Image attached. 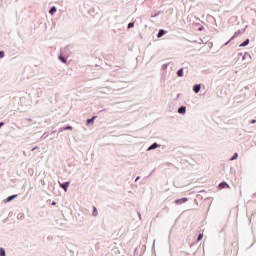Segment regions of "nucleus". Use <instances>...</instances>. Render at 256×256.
Instances as JSON below:
<instances>
[{"mask_svg":"<svg viewBox=\"0 0 256 256\" xmlns=\"http://www.w3.org/2000/svg\"><path fill=\"white\" fill-rule=\"evenodd\" d=\"M17 197V195H12L10 197L7 198L6 203H9V201H13V199H15Z\"/></svg>","mask_w":256,"mask_h":256,"instance_id":"nucleus-11","label":"nucleus"},{"mask_svg":"<svg viewBox=\"0 0 256 256\" xmlns=\"http://www.w3.org/2000/svg\"><path fill=\"white\" fill-rule=\"evenodd\" d=\"M251 123H256V120H252Z\"/></svg>","mask_w":256,"mask_h":256,"instance_id":"nucleus-23","label":"nucleus"},{"mask_svg":"<svg viewBox=\"0 0 256 256\" xmlns=\"http://www.w3.org/2000/svg\"><path fill=\"white\" fill-rule=\"evenodd\" d=\"M55 13H57V8L54 6L50 9V15H54Z\"/></svg>","mask_w":256,"mask_h":256,"instance_id":"nucleus-9","label":"nucleus"},{"mask_svg":"<svg viewBox=\"0 0 256 256\" xmlns=\"http://www.w3.org/2000/svg\"><path fill=\"white\" fill-rule=\"evenodd\" d=\"M95 119H97V116H93L92 118H90V119H88L87 120V125H89V124H93L94 123V121H95Z\"/></svg>","mask_w":256,"mask_h":256,"instance_id":"nucleus-4","label":"nucleus"},{"mask_svg":"<svg viewBox=\"0 0 256 256\" xmlns=\"http://www.w3.org/2000/svg\"><path fill=\"white\" fill-rule=\"evenodd\" d=\"M59 59L62 61V63H67V60L63 56H60Z\"/></svg>","mask_w":256,"mask_h":256,"instance_id":"nucleus-15","label":"nucleus"},{"mask_svg":"<svg viewBox=\"0 0 256 256\" xmlns=\"http://www.w3.org/2000/svg\"><path fill=\"white\" fill-rule=\"evenodd\" d=\"M201 239H203V234H200L197 238V241H201Z\"/></svg>","mask_w":256,"mask_h":256,"instance_id":"nucleus-20","label":"nucleus"},{"mask_svg":"<svg viewBox=\"0 0 256 256\" xmlns=\"http://www.w3.org/2000/svg\"><path fill=\"white\" fill-rule=\"evenodd\" d=\"M52 205H57V202L53 201V202H52Z\"/></svg>","mask_w":256,"mask_h":256,"instance_id":"nucleus-22","label":"nucleus"},{"mask_svg":"<svg viewBox=\"0 0 256 256\" xmlns=\"http://www.w3.org/2000/svg\"><path fill=\"white\" fill-rule=\"evenodd\" d=\"M185 111H187V108L184 107V106H182V107H180V108L178 109V113H180V114L185 113Z\"/></svg>","mask_w":256,"mask_h":256,"instance_id":"nucleus-6","label":"nucleus"},{"mask_svg":"<svg viewBox=\"0 0 256 256\" xmlns=\"http://www.w3.org/2000/svg\"><path fill=\"white\" fill-rule=\"evenodd\" d=\"M69 182H65L64 184H60V187H62V189H64L65 192H67V189H69Z\"/></svg>","mask_w":256,"mask_h":256,"instance_id":"nucleus-2","label":"nucleus"},{"mask_svg":"<svg viewBox=\"0 0 256 256\" xmlns=\"http://www.w3.org/2000/svg\"><path fill=\"white\" fill-rule=\"evenodd\" d=\"M187 198H181L175 201L176 205H181V203H187Z\"/></svg>","mask_w":256,"mask_h":256,"instance_id":"nucleus-1","label":"nucleus"},{"mask_svg":"<svg viewBox=\"0 0 256 256\" xmlns=\"http://www.w3.org/2000/svg\"><path fill=\"white\" fill-rule=\"evenodd\" d=\"M249 45V39H246L242 44H240V47H247Z\"/></svg>","mask_w":256,"mask_h":256,"instance_id":"nucleus-10","label":"nucleus"},{"mask_svg":"<svg viewBox=\"0 0 256 256\" xmlns=\"http://www.w3.org/2000/svg\"><path fill=\"white\" fill-rule=\"evenodd\" d=\"M67 130H69V131H73V127H71V126H67V127H65V128H64V131H67Z\"/></svg>","mask_w":256,"mask_h":256,"instance_id":"nucleus-16","label":"nucleus"},{"mask_svg":"<svg viewBox=\"0 0 256 256\" xmlns=\"http://www.w3.org/2000/svg\"><path fill=\"white\" fill-rule=\"evenodd\" d=\"M132 27H135V23L130 22V23L128 24V29H131Z\"/></svg>","mask_w":256,"mask_h":256,"instance_id":"nucleus-14","label":"nucleus"},{"mask_svg":"<svg viewBox=\"0 0 256 256\" xmlns=\"http://www.w3.org/2000/svg\"><path fill=\"white\" fill-rule=\"evenodd\" d=\"M0 256H5V249L3 248L0 249Z\"/></svg>","mask_w":256,"mask_h":256,"instance_id":"nucleus-17","label":"nucleus"},{"mask_svg":"<svg viewBox=\"0 0 256 256\" xmlns=\"http://www.w3.org/2000/svg\"><path fill=\"white\" fill-rule=\"evenodd\" d=\"M178 77H183V68L177 71Z\"/></svg>","mask_w":256,"mask_h":256,"instance_id":"nucleus-12","label":"nucleus"},{"mask_svg":"<svg viewBox=\"0 0 256 256\" xmlns=\"http://www.w3.org/2000/svg\"><path fill=\"white\" fill-rule=\"evenodd\" d=\"M93 215L94 217H97V207H94Z\"/></svg>","mask_w":256,"mask_h":256,"instance_id":"nucleus-19","label":"nucleus"},{"mask_svg":"<svg viewBox=\"0 0 256 256\" xmlns=\"http://www.w3.org/2000/svg\"><path fill=\"white\" fill-rule=\"evenodd\" d=\"M157 147H159V144L154 143L148 148V151H152V149H157Z\"/></svg>","mask_w":256,"mask_h":256,"instance_id":"nucleus-5","label":"nucleus"},{"mask_svg":"<svg viewBox=\"0 0 256 256\" xmlns=\"http://www.w3.org/2000/svg\"><path fill=\"white\" fill-rule=\"evenodd\" d=\"M193 91L194 93H199V91H201V85L199 84L194 85Z\"/></svg>","mask_w":256,"mask_h":256,"instance_id":"nucleus-3","label":"nucleus"},{"mask_svg":"<svg viewBox=\"0 0 256 256\" xmlns=\"http://www.w3.org/2000/svg\"><path fill=\"white\" fill-rule=\"evenodd\" d=\"M225 187H229V185L225 182L220 183V185H219L220 189H225Z\"/></svg>","mask_w":256,"mask_h":256,"instance_id":"nucleus-8","label":"nucleus"},{"mask_svg":"<svg viewBox=\"0 0 256 256\" xmlns=\"http://www.w3.org/2000/svg\"><path fill=\"white\" fill-rule=\"evenodd\" d=\"M35 149H37V147L33 148L32 151H35Z\"/></svg>","mask_w":256,"mask_h":256,"instance_id":"nucleus-24","label":"nucleus"},{"mask_svg":"<svg viewBox=\"0 0 256 256\" xmlns=\"http://www.w3.org/2000/svg\"><path fill=\"white\" fill-rule=\"evenodd\" d=\"M163 35H165V30H163V29L159 30V32H158V39H161V37Z\"/></svg>","mask_w":256,"mask_h":256,"instance_id":"nucleus-7","label":"nucleus"},{"mask_svg":"<svg viewBox=\"0 0 256 256\" xmlns=\"http://www.w3.org/2000/svg\"><path fill=\"white\" fill-rule=\"evenodd\" d=\"M239 157V154L235 153L234 156L230 159V161H235Z\"/></svg>","mask_w":256,"mask_h":256,"instance_id":"nucleus-13","label":"nucleus"},{"mask_svg":"<svg viewBox=\"0 0 256 256\" xmlns=\"http://www.w3.org/2000/svg\"><path fill=\"white\" fill-rule=\"evenodd\" d=\"M5 57V52L0 51V59H3Z\"/></svg>","mask_w":256,"mask_h":256,"instance_id":"nucleus-18","label":"nucleus"},{"mask_svg":"<svg viewBox=\"0 0 256 256\" xmlns=\"http://www.w3.org/2000/svg\"><path fill=\"white\" fill-rule=\"evenodd\" d=\"M3 125H5V123L1 122V123H0V127H3Z\"/></svg>","mask_w":256,"mask_h":256,"instance_id":"nucleus-21","label":"nucleus"}]
</instances>
